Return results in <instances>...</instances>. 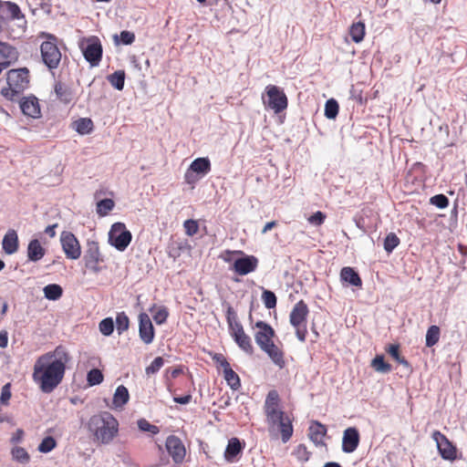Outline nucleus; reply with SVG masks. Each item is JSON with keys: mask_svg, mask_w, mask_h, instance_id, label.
<instances>
[{"mask_svg": "<svg viewBox=\"0 0 467 467\" xmlns=\"http://www.w3.org/2000/svg\"><path fill=\"white\" fill-rule=\"evenodd\" d=\"M54 91L57 99L64 104H69L74 100V92L72 88L62 82H57L55 84Z\"/></svg>", "mask_w": 467, "mask_h": 467, "instance_id": "nucleus-27", "label": "nucleus"}, {"mask_svg": "<svg viewBox=\"0 0 467 467\" xmlns=\"http://www.w3.org/2000/svg\"><path fill=\"white\" fill-rule=\"evenodd\" d=\"M387 352L395 359L397 360L400 355V346L396 344L389 345L387 348Z\"/></svg>", "mask_w": 467, "mask_h": 467, "instance_id": "nucleus-59", "label": "nucleus"}, {"mask_svg": "<svg viewBox=\"0 0 467 467\" xmlns=\"http://www.w3.org/2000/svg\"><path fill=\"white\" fill-rule=\"evenodd\" d=\"M7 87L1 89V95L14 101L29 87V70L26 67L10 69L6 74Z\"/></svg>", "mask_w": 467, "mask_h": 467, "instance_id": "nucleus-3", "label": "nucleus"}, {"mask_svg": "<svg viewBox=\"0 0 467 467\" xmlns=\"http://www.w3.org/2000/svg\"><path fill=\"white\" fill-rule=\"evenodd\" d=\"M120 42L123 45H131L135 41V35L134 33L127 30H123L120 32L119 35Z\"/></svg>", "mask_w": 467, "mask_h": 467, "instance_id": "nucleus-56", "label": "nucleus"}, {"mask_svg": "<svg viewBox=\"0 0 467 467\" xmlns=\"http://www.w3.org/2000/svg\"><path fill=\"white\" fill-rule=\"evenodd\" d=\"M26 254L29 262L36 263L45 256L46 249L41 245L38 239H32L28 243Z\"/></svg>", "mask_w": 467, "mask_h": 467, "instance_id": "nucleus-24", "label": "nucleus"}, {"mask_svg": "<svg viewBox=\"0 0 467 467\" xmlns=\"http://www.w3.org/2000/svg\"><path fill=\"white\" fill-rule=\"evenodd\" d=\"M430 203L440 209H444L449 205V199L446 195L436 194L430 199Z\"/></svg>", "mask_w": 467, "mask_h": 467, "instance_id": "nucleus-50", "label": "nucleus"}, {"mask_svg": "<svg viewBox=\"0 0 467 467\" xmlns=\"http://www.w3.org/2000/svg\"><path fill=\"white\" fill-rule=\"evenodd\" d=\"M57 227V223H54V224L47 226L45 229V234H47L51 238L55 237Z\"/></svg>", "mask_w": 467, "mask_h": 467, "instance_id": "nucleus-61", "label": "nucleus"}, {"mask_svg": "<svg viewBox=\"0 0 467 467\" xmlns=\"http://www.w3.org/2000/svg\"><path fill=\"white\" fill-rule=\"evenodd\" d=\"M213 359L220 365V367L223 368V369H226L227 368L231 367L230 363L227 361V359L224 358L223 354H215L213 358Z\"/></svg>", "mask_w": 467, "mask_h": 467, "instance_id": "nucleus-58", "label": "nucleus"}, {"mask_svg": "<svg viewBox=\"0 0 467 467\" xmlns=\"http://www.w3.org/2000/svg\"><path fill=\"white\" fill-rule=\"evenodd\" d=\"M244 442H241L238 438H231L228 441L225 451L224 459L227 462H235L237 456L243 451L244 448Z\"/></svg>", "mask_w": 467, "mask_h": 467, "instance_id": "nucleus-21", "label": "nucleus"}, {"mask_svg": "<svg viewBox=\"0 0 467 467\" xmlns=\"http://www.w3.org/2000/svg\"><path fill=\"white\" fill-rule=\"evenodd\" d=\"M225 317L229 328V333L234 341L244 352L248 355H252L254 353L252 339L244 332L243 325L238 320L237 313L231 306H227Z\"/></svg>", "mask_w": 467, "mask_h": 467, "instance_id": "nucleus-4", "label": "nucleus"}, {"mask_svg": "<svg viewBox=\"0 0 467 467\" xmlns=\"http://www.w3.org/2000/svg\"><path fill=\"white\" fill-rule=\"evenodd\" d=\"M441 330L438 326H431L426 333V346L431 348L436 345L440 339Z\"/></svg>", "mask_w": 467, "mask_h": 467, "instance_id": "nucleus-38", "label": "nucleus"}, {"mask_svg": "<svg viewBox=\"0 0 467 467\" xmlns=\"http://www.w3.org/2000/svg\"><path fill=\"white\" fill-rule=\"evenodd\" d=\"M265 352L271 360L280 368L285 365L284 352L273 342L266 344L261 348Z\"/></svg>", "mask_w": 467, "mask_h": 467, "instance_id": "nucleus-28", "label": "nucleus"}, {"mask_svg": "<svg viewBox=\"0 0 467 467\" xmlns=\"http://www.w3.org/2000/svg\"><path fill=\"white\" fill-rule=\"evenodd\" d=\"M340 279L341 281L353 286L359 287L362 285V280L359 275L352 267L349 266H346L341 269Z\"/></svg>", "mask_w": 467, "mask_h": 467, "instance_id": "nucleus-30", "label": "nucleus"}, {"mask_svg": "<svg viewBox=\"0 0 467 467\" xmlns=\"http://www.w3.org/2000/svg\"><path fill=\"white\" fill-rule=\"evenodd\" d=\"M138 428L141 431H148V432H150L151 434L155 435V434H158L159 431H160V429L158 426L156 425H153V424H150L147 420L145 419H140L138 420Z\"/></svg>", "mask_w": 467, "mask_h": 467, "instance_id": "nucleus-51", "label": "nucleus"}, {"mask_svg": "<svg viewBox=\"0 0 467 467\" xmlns=\"http://www.w3.org/2000/svg\"><path fill=\"white\" fill-rule=\"evenodd\" d=\"M108 80L117 90H122L125 84V72L123 70L115 71L108 76Z\"/></svg>", "mask_w": 467, "mask_h": 467, "instance_id": "nucleus-35", "label": "nucleus"}, {"mask_svg": "<svg viewBox=\"0 0 467 467\" xmlns=\"http://www.w3.org/2000/svg\"><path fill=\"white\" fill-rule=\"evenodd\" d=\"M132 240L131 233L123 223H115L109 232V243L118 251L123 252Z\"/></svg>", "mask_w": 467, "mask_h": 467, "instance_id": "nucleus-9", "label": "nucleus"}, {"mask_svg": "<svg viewBox=\"0 0 467 467\" xmlns=\"http://www.w3.org/2000/svg\"><path fill=\"white\" fill-rule=\"evenodd\" d=\"M99 331L104 336H110L114 331V322L111 317L102 319L99 325Z\"/></svg>", "mask_w": 467, "mask_h": 467, "instance_id": "nucleus-44", "label": "nucleus"}, {"mask_svg": "<svg viewBox=\"0 0 467 467\" xmlns=\"http://www.w3.org/2000/svg\"><path fill=\"white\" fill-rule=\"evenodd\" d=\"M183 227L185 230V234L189 236H193L197 234L199 230V224L197 221L192 219H188L183 223Z\"/></svg>", "mask_w": 467, "mask_h": 467, "instance_id": "nucleus-53", "label": "nucleus"}, {"mask_svg": "<svg viewBox=\"0 0 467 467\" xmlns=\"http://www.w3.org/2000/svg\"><path fill=\"white\" fill-rule=\"evenodd\" d=\"M365 34V24L361 21L353 23L349 27V35L355 43L361 42L364 39Z\"/></svg>", "mask_w": 467, "mask_h": 467, "instance_id": "nucleus-31", "label": "nucleus"}, {"mask_svg": "<svg viewBox=\"0 0 467 467\" xmlns=\"http://www.w3.org/2000/svg\"><path fill=\"white\" fill-rule=\"evenodd\" d=\"M265 98L263 96V103L266 109L278 114L287 108V97L281 88L268 85L265 88Z\"/></svg>", "mask_w": 467, "mask_h": 467, "instance_id": "nucleus-8", "label": "nucleus"}, {"mask_svg": "<svg viewBox=\"0 0 467 467\" xmlns=\"http://www.w3.org/2000/svg\"><path fill=\"white\" fill-rule=\"evenodd\" d=\"M19 108L23 114L27 117L37 119L41 116L38 99L33 95L23 97L19 101Z\"/></svg>", "mask_w": 467, "mask_h": 467, "instance_id": "nucleus-19", "label": "nucleus"}, {"mask_svg": "<svg viewBox=\"0 0 467 467\" xmlns=\"http://www.w3.org/2000/svg\"><path fill=\"white\" fill-rule=\"evenodd\" d=\"M189 169L202 178L211 171V161L207 157L197 158L190 164Z\"/></svg>", "mask_w": 467, "mask_h": 467, "instance_id": "nucleus-29", "label": "nucleus"}, {"mask_svg": "<svg viewBox=\"0 0 467 467\" xmlns=\"http://www.w3.org/2000/svg\"><path fill=\"white\" fill-rule=\"evenodd\" d=\"M2 247L7 254H13L17 252L19 241L17 233L14 229H9L5 234L2 242Z\"/></svg>", "mask_w": 467, "mask_h": 467, "instance_id": "nucleus-22", "label": "nucleus"}, {"mask_svg": "<svg viewBox=\"0 0 467 467\" xmlns=\"http://www.w3.org/2000/svg\"><path fill=\"white\" fill-rule=\"evenodd\" d=\"M202 177L194 173L191 169H187L184 174L185 182L191 185L195 184Z\"/></svg>", "mask_w": 467, "mask_h": 467, "instance_id": "nucleus-57", "label": "nucleus"}, {"mask_svg": "<svg viewBox=\"0 0 467 467\" xmlns=\"http://www.w3.org/2000/svg\"><path fill=\"white\" fill-rule=\"evenodd\" d=\"M18 58L16 48L5 42L0 41V63L6 64L8 67L13 62Z\"/></svg>", "mask_w": 467, "mask_h": 467, "instance_id": "nucleus-25", "label": "nucleus"}, {"mask_svg": "<svg viewBox=\"0 0 467 467\" xmlns=\"http://www.w3.org/2000/svg\"><path fill=\"white\" fill-rule=\"evenodd\" d=\"M130 399L128 389L120 385L116 389V391L113 396V404L116 408H121L124 406Z\"/></svg>", "mask_w": 467, "mask_h": 467, "instance_id": "nucleus-32", "label": "nucleus"}, {"mask_svg": "<svg viewBox=\"0 0 467 467\" xmlns=\"http://www.w3.org/2000/svg\"><path fill=\"white\" fill-rule=\"evenodd\" d=\"M294 454L299 462H306L309 460L311 453L305 444H299L295 449Z\"/></svg>", "mask_w": 467, "mask_h": 467, "instance_id": "nucleus-49", "label": "nucleus"}, {"mask_svg": "<svg viewBox=\"0 0 467 467\" xmlns=\"http://www.w3.org/2000/svg\"><path fill=\"white\" fill-rule=\"evenodd\" d=\"M309 309L304 300H299L295 304L289 315V322L296 329V335L298 340L305 342L307 335V317Z\"/></svg>", "mask_w": 467, "mask_h": 467, "instance_id": "nucleus-5", "label": "nucleus"}, {"mask_svg": "<svg viewBox=\"0 0 467 467\" xmlns=\"http://www.w3.org/2000/svg\"><path fill=\"white\" fill-rule=\"evenodd\" d=\"M78 47L85 59L92 67L99 65L102 58V46L98 36L83 37L78 42Z\"/></svg>", "mask_w": 467, "mask_h": 467, "instance_id": "nucleus-7", "label": "nucleus"}, {"mask_svg": "<svg viewBox=\"0 0 467 467\" xmlns=\"http://www.w3.org/2000/svg\"><path fill=\"white\" fill-rule=\"evenodd\" d=\"M130 327V319L125 312H120L117 314L116 317V327L119 335H121L123 332L129 329Z\"/></svg>", "mask_w": 467, "mask_h": 467, "instance_id": "nucleus-42", "label": "nucleus"}, {"mask_svg": "<svg viewBox=\"0 0 467 467\" xmlns=\"http://www.w3.org/2000/svg\"><path fill=\"white\" fill-rule=\"evenodd\" d=\"M262 300L267 309H272L276 306L277 298L274 292L270 290H264L262 294Z\"/></svg>", "mask_w": 467, "mask_h": 467, "instance_id": "nucleus-43", "label": "nucleus"}, {"mask_svg": "<svg viewBox=\"0 0 467 467\" xmlns=\"http://www.w3.org/2000/svg\"><path fill=\"white\" fill-rule=\"evenodd\" d=\"M326 219L324 213L317 211L308 218V222L314 225H321Z\"/></svg>", "mask_w": 467, "mask_h": 467, "instance_id": "nucleus-55", "label": "nucleus"}, {"mask_svg": "<svg viewBox=\"0 0 467 467\" xmlns=\"http://www.w3.org/2000/svg\"><path fill=\"white\" fill-rule=\"evenodd\" d=\"M119 421L109 411H100L91 416L87 428L93 436V441L103 445L113 441L119 433Z\"/></svg>", "mask_w": 467, "mask_h": 467, "instance_id": "nucleus-2", "label": "nucleus"}, {"mask_svg": "<svg viewBox=\"0 0 467 467\" xmlns=\"http://www.w3.org/2000/svg\"><path fill=\"white\" fill-rule=\"evenodd\" d=\"M115 203L111 199H103L97 203V213L99 216H106L110 211L113 210Z\"/></svg>", "mask_w": 467, "mask_h": 467, "instance_id": "nucleus-39", "label": "nucleus"}, {"mask_svg": "<svg viewBox=\"0 0 467 467\" xmlns=\"http://www.w3.org/2000/svg\"><path fill=\"white\" fill-rule=\"evenodd\" d=\"M275 226H276V222L275 221L268 222V223H265V225L262 229L261 233L263 234H266L268 231L272 230Z\"/></svg>", "mask_w": 467, "mask_h": 467, "instance_id": "nucleus-63", "label": "nucleus"}, {"mask_svg": "<svg viewBox=\"0 0 467 467\" xmlns=\"http://www.w3.org/2000/svg\"><path fill=\"white\" fill-rule=\"evenodd\" d=\"M73 125L76 131L82 135L89 134L93 130V122L88 118H80Z\"/></svg>", "mask_w": 467, "mask_h": 467, "instance_id": "nucleus-33", "label": "nucleus"}, {"mask_svg": "<svg viewBox=\"0 0 467 467\" xmlns=\"http://www.w3.org/2000/svg\"><path fill=\"white\" fill-rule=\"evenodd\" d=\"M266 421H274L275 417L284 410L280 409V397L276 390H270L264 405Z\"/></svg>", "mask_w": 467, "mask_h": 467, "instance_id": "nucleus-15", "label": "nucleus"}, {"mask_svg": "<svg viewBox=\"0 0 467 467\" xmlns=\"http://www.w3.org/2000/svg\"><path fill=\"white\" fill-rule=\"evenodd\" d=\"M43 292L47 299L56 301L62 296L63 289L59 285L49 284L44 287Z\"/></svg>", "mask_w": 467, "mask_h": 467, "instance_id": "nucleus-34", "label": "nucleus"}, {"mask_svg": "<svg viewBox=\"0 0 467 467\" xmlns=\"http://www.w3.org/2000/svg\"><path fill=\"white\" fill-rule=\"evenodd\" d=\"M56 446V440L51 436H47L44 438L38 445V451L43 453H47L51 451Z\"/></svg>", "mask_w": 467, "mask_h": 467, "instance_id": "nucleus-46", "label": "nucleus"}, {"mask_svg": "<svg viewBox=\"0 0 467 467\" xmlns=\"http://www.w3.org/2000/svg\"><path fill=\"white\" fill-rule=\"evenodd\" d=\"M436 442L438 451L443 460L454 461L457 458V449L449 439L440 431H434L431 435Z\"/></svg>", "mask_w": 467, "mask_h": 467, "instance_id": "nucleus-13", "label": "nucleus"}, {"mask_svg": "<svg viewBox=\"0 0 467 467\" xmlns=\"http://www.w3.org/2000/svg\"><path fill=\"white\" fill-rule=\"evenodd\" d=\"M360 441L359 432L355 427H349L344 431L342 438V451L351 453L357 450Z\"/></svg>", "mask_w": 467, "mask_h": 467, "instance_id": "nucleus-20", "label": "nucleus"}, {"mask_svg": "<svg viewBox=\"0 0 467 467\" xmlns=\"http://www.w3.org/2000/svg\"><path fill=\"white\" fill-rule=\"evenodd\" d=\"M327 434V427L320 423L317 420H314L311 422L309 426V439L316 444V445H322L324 444L323 440L324 437Z\"/></svg>", "mask_w": 467, "mask_h": 467, "instance_id": "nucleus-26", "label": "nucleus"}, {"mask_svg": "<svg viewBox=\"0 0 467 467\" xmlns=\"http://www.w3.org/2000/svg\"><path fill=\"white\" fill-rule=\"evenodd\" d=\"M87 380L89 386L99 385L103 381V374L98 368H93L88 372Z\"/></svg>", "mask_w": 467, "mask_h": 467, "instance_id": "nucleus-45", "label": "nucleus"}, {"mask_svg": "<svg viewBox=\"0 0 467 467\" xmlns=\"http://www.w3.org/2000/svg\"><path fill=\"white\" fill-rule=\"evenodd\" d=\"M173 400L176 403L185 405V404H188V403L191 402L192 395L191 394H187V395H184V396L173 397Z\"/></svg>", "mask_w": 467, "mask_h": 467, "instance_id": "nucleus-60", "label": "nucleus"}, {"mask_svg": "<svg viewBox=\"0 0 467 467\" xmlns=\"http://www.w3.org/2000/svg\"><path fill=\"white\" fill-rule=\"evenodd\" d=\"M224 379L230 388L234 390H237L241 387V381L239 376L232 369L231 367L223 370Z\"/></svg>", "mask_w": 467, "mask_h": 467, "instance_id": "nucleus-36", "label": "nucleus"}, {"mask_svg": "<svg viewBox=\"0 0 467 467\" xmlns=\"http://www.w3.org/2000/svg\"><path fill=\"white\" fill-rule=\"evenodd\" d=\"M258 259L254 255H244L234 260L233 265L234 271L240 275H246L256 270Z\"/></svg>", "mask_w": 467, "mask_h": 467, "instance_id": "nucleus-18", "label": "nucleus"}, {"mask_svg": "<svg viewBox=\"0 0 467 467\" xmlns=\"http://www.w3.org/2000/svg\"><path fill=\"white\" fill-rule=\"evenodd\" d=\"M8 344V335L6 331L0 332V348H6Z\"/></svg>", "mask_w": 467, "mask_h": 467, "instance_id": "nucleus-62", "label": "nucleus"}, {"mask_svg": "<svg viewBox=\"0 0 467 467\" xmlns=\"http://www.w3.org/2000/svg\"><path fill=\"white\" fill-rule=\"evenodd\" d=\"M169 317L168 308L164 306L158 307V309L153 314V320L157 325H162L167 321Z\"/></svg>", "mask_w": 467, "mask_h": 467, "instance_id": "nucleus-48", "label": "nucleus"}, {"mask_svg": "<svg viewBox=\"0 0 467 467\" xmlns=\"http://www.w3.org/2000/svg\"><path fill=\"white\" fill-rule=\"evenodd\" d=\"M254 327L256 328L254 340L260 348L265 347L266 344L273 342L275 333L269 324L264 321H257Z\"/></svg>", "mask_w": 467, "mask_h": 467, "instance_id": "nucleus-16", "label": "nucleus"}, {"mask_svg": "<svg viewBox=\"0 0 467 467\" xmlns=\"http://www.w3.org/2000/svg\"><path fill=\"white\" fill-rule=\"evenodd\" d=\"M400 241L397 234L394 233H389L384 239V250L388 254H390L400 244Z\"/></svg>", "mask_w": 467, "mask_h": 467, "instance_id": "nucleus-40", "label": "nucleus"}, {"mask_svg": "<svg viewBox=\"0 0 467 467\" xmlns=\"http://www.w3.org/2000/svg\"><path fill=\"white\" fill-rule=\"evenodd\" d=\"M291 417L285 411L275 417L274 421H266L269 431H278L281 433L282 441L287 442L293 436L294 428Z\"/></svg>", "mask_w": 467, "mask_h": 467, "instance_id": "nucleus-10", "label": "nucleus"}, {"mask_svg": "<svg viewBox=\"0 0 467 467\" xmlns=\"http://www.w3.org/2000/svg\"><path fill=\"white\" fill-rule=\"evenodd\" d=\"M12 456L14 460L21 463H26L29 461V454L22 447H15L12 450Z\"/></svg>", "mask_w": 467, "mask_h": 467, "instance_id": "nucleus-47", "label": "nucleus"}, {"mask_svg": "<svg viewBox=\"0 0 467 467\" xmlns=\"http://www.w3.org/2000/svg\"><path fill=\"white\" fill-rule=\"evenodd\" d=\"M339 106L336 99L327 100L325 105V116L329 119H334L338 114Z\"/></svg>", "mask_w": 467, "mask_h": 467, "instance_id": "nucleus-41", "label": "nucleus"}, {"mask_svg": "<svg viewBox=\"0 0 467 467\" xmlns=\"http://www.w3.org/2000/svg\"><path fill=\"white\" fill-rule=\"evenodd\" d=\"M371 367L380 373H389L391 371L392 367L390 364L385 362L382 355L376 356L371 361Z\"/></svg>", "mask_w": 467, "mask_h": 467, "instance_id": "nucleus-37", "label": "nucleus"}, {"mask_svg": "<svg viewBox=\"0 0 467 467\" xmlns=\"http://www.w3.org/2000/svg\"><path fill=\"white\" fill-rule=\"evenodd\" d=\"M71 358L63 346L39 356L33 368V380L43 393H51L62 382Z\"/></svg>", "mask_w": 467, "mask_h": 467, "instance_id": "nucleus-1", "label": "nucleus"}, {"mask_svg": "<svg viewBox=\"0 0 467 467\" xmlns=\"http://www.w3.org/2000/svg\"><path fill=\"white\" fill-rule=\"evenodd\" d=\"M164 365V359L161 357L155 358L151 363L146 368V374H155L157 373Z\"/></svg>", "mask_w": 467, "mask_h": 467, "instance_id": "nucleus-52", "label": "nucleus"}, {"mask_svg": "<svg viewBox=\"0 0 467 467\" xmlns=\"http://www.w3.org/2000/svg\"><path fill=\"white\" fill-rule=\"evenodd\" d=\"M44 36L47 39L40 46L42 61L49 70H54L58 67L62 57L57 47V38L47 33H45Z\"/></svg>", "mask_w": 467, "mask_h": 467, "instance_id": "nucleus-6", "label": "nucleus"}, {"mask_svg": "<svg viewBox=\"0 0 467 467\" xmlns=\"http://www.w3.org/2000/svg\"><path fill=\"white\" fill-rule=\"evenodd\" d=\"M11 398V384L6 383L2 387L1 395H0V402L4 405H7L8 401Z\"/></svg>", "mask_w": 467, "mask_h": 467, "instance_id": "nucleus-54", "label": "nucleus"}, {"mask_svg": "<svg viewBox=\"0 0 467 467\" xmlns=\"http://www.w3.org/2000/svg\"><path fill=\"white\" fill-rule=\"evenodd\" d=\"M139 336L146 345L151 344L154 340L155 330L150 317L146 313L139 315Z\"/></svg>", "mask_w": 467, "mask_h": 467, "instance_id": "nucleus-17", "label": "nucleus"}, {"mask_svg": "<svg viewBox=\"0 0 467 467\" xmlns=\"http://www.w3.org/2000/svg\"><path fill=\"white\" fill-rule=\"evenodd\" d=\"M165 447L175 463H182L183 462L186 450L179 437L175 435L168 436L166 439Z\"/></svg>", "mask_w": 467, "mask_h": 467, "instance_id": "nucleus-14", "label": "nucleus"}, {"mask_svg": "<svg viewBox=\"0 0 467 467\" xmlns=\"http://www.w3.org/2000/svg\"><path fill=\"white\" fill-rule=\"evenodd\" d=\"M1 12L3 15H5L6 18L11 20H18L25 17L18 5L11 1L0 0Z\"/></svg>", "mask_w": 467, "mask_h": 467, "instance_id": "nucleus-23", "label": "nucleus"}, {"mask_svg": "<svg viewBox=\"0 0 467 467\" xmlns=\"http://www.w3.org/2000/svg\"><path fill=\"white\" fill-rule=\"evenodd\" d=\"M396 361L408 368L410 367L409 361L404 357L400 356Z\"/></svg>", "mask_w": 467, "mask_h": 467, "instance_id": "nucleus-64", "label": "nucleus"}, {"mask_svg": "<svg viewBox=\"0 0 467 467\" xmlns=\"http://www.w3.org/2000/svg\"><path fill=\"white\" fill-rule=\"evenodd\" d=\"M60 244L67 259L77 260L81 255V246L74 234L63 231L60 234Z\"/></svg>", "mask_w": 467, "mask_h": 467, "instance_id": "nucleus-12", "label": "nucleus"}, {"mask_svg": "<svg viewBox=\"0 0 467 467\" xmlns=\"http://www.w3.org/2000/svg\"><path fill=\"white\" fill-rule=\"evenodd\" d=\"M83 260L88 270L94 274H98L101 271L99 263L103 262V257L100 254L98 242L88 241Z\"/></svg>", "mask_w": 467, "mask_h": 467, "instance_id": "nucleus-11", "label": "nucleus"}]
</instances>
